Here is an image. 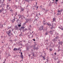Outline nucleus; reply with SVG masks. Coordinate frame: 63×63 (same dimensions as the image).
<instances>
[{"instance_id": "nucleus-1", "label": "nucleus", "mask_w": 63, "mask_h": 63, "mask_svg": "<svg viewBox=\"0 0 63 63\" xmlns=\"http://www.w3.org/2000/svg\"><path fill=\"white\" fill-rule=\"evenodd\" d=\"M6 34H7L8 37H12L14 36V35L13 33H11V31L10 30H9V31L6 32Z\"/></svg>"}, {"instance_id": "nucleus-2", "label": "nucleus", "mask_w": 63, "mask_h": 63, "mask_svg": "<svg viewBox=\"0 0 63 63\" xmlns=\"http://www.w3.org/2000/svg\"><path fill=\"white\" fill-rule=\"evenodd\" d=\"M24 28H25V27L21 26L20 28L19 29V30L20 31H21V30H22V32H24L25 31V29H24Z\"/></svg>"}, {"instance_id": "nucleus-3", "label": "nucleus", "mask_w": 63, "mask_h": 63, "mask_svg": "<svg viewBox=\"0 0 63 63\" xmlns=\"http://www.w3.org/2000/svg\"><path fill=\"white\" fill-rule=\"evenodd\" d=\"M39 30L40 31H42L43 30H45L44 26H40V28H39Z\"/></svg>"}, {"instance_id": "nucleus-4", "label": "nucleus", "mask_w": 63, "mask_h": 63, "mask_svg": "<svg viewBox=\"0 0 63 63\" xmlns=\"http://www.w3.org/2000/svg\"><path fill=\"white\" fill-rule=\"evenodd\" d=\"M20 49V47H19L18 49L16 48H15L13 49L14 51H16V50H19V49Z\"/></svg>"}, {"instance_id": "nucleus-5", "label": "nucleus", "mask_w": 63, "mask_h": 63, "mask_svg": "<svg viewBox=\"0 0 63 63\" xmlns=\"http://www.w3.org/2000/svg\"><path fill=\"white\" fill-rule=\"evenodd\" d=\"M35 16L36 17L37 16L38 17H39L41 16V14H40V13H39V14L36 13V14Z\"/></svg>"}, {"instance_id": "nucleus-6", "label": "nucleus", "mask_w": 63, "mask_h": 63, "mask_svg": "<svg viewBox=\"0 0 63 63\" xmlns=\"http://www.w3.org/2000/svg\"><path fill=\"white\" fill-rule=\"evenodd\" d=\"M24 8H25V7H24V8H20V13H21L22 12H23V11H24Z\"/></svg>"}, {"instance_id": "nucleus-7", "label": "nucleus", "mask_w": 63, "mask_h": 63, "mask_svg": "<svg viewBox=\"0 0 63 63\" xmlns=\"http://www.w3.org/2000/svg\"><path fill=\"white\" fill-rule=\"evenodd\" d=\"M57 40L56 39V38H54L53 39H52V41L54 43H55L56 42V41H57Z\"/></svg>"}, {"instance_id": "nucleus-8", "label": "nucleus", "mask_w": 63, "mask_h": 63, "mask_svg": "<svg viewBox=\"0 0 63 63\" xmlns=\"http://www.w3.org/2000/svg\"><path fill=\"white\" fill-rule=\"evenodd\" d=\"M61 26V27H60V26H59L58 27L60 29H61V30H63V27L62 26Z\"/></svg>"}, {"instance_id": "nucleus-9", "label": "nucleus", "mask_w": 63, "mask_h": 63, "mask_svg": "<svg viewBox=\"0 0 63 63\" xmlns=\"http://www.w3.org/2000/svg\"><path fill=\"white\" fill-rule=\"evenodd\" d=\"M53 45V43L51 42H50L49 43V47H51L52 46L51 45Z\"/></svg>"}, {"instance_id": "nucleus-10", "label": "nucleus", "mask_w": 63, "mask_h": 63, "mask_svg": "<svg viewBox=\"0 0 63 63\" xmlns=\"http://www.w3.org/2000/svg\"><path fill=\"white\" fill-rule=\"evenodd\" d=\"M56 39L57 40V39L59 38V35H56V37H55Z\"/></svg>"}, {"instance_id": "nucleus-11", "label": "nucleus", "mask_w": 63, "mask_h": 63, "mask_svg": "<svg viewBox=\"0 0 63 63\" xmlns=\"http://www.w3.org/2000/svg\"><path fill=\"white\" fill-rule=\"evenodd\" d=\"M38 21V20L37 19H35L34 20V21H33V23H35L37 22Z\"/></svg>"}, {"instance_id": "nucleus-12", "label": "nucleus", "mask_w": 63, "mask_h": 63, "mask_svg": "<svg viewBox=\"0 0 63 63\" xmlns=\"http://www.w3.org/2000/svg\"><path fill=\"white\" fill-rule=\"evenodd\" d=\"M3 25H4V24H3L2 25L1 24H0V28H3Z\"/></svg>"}, {"instance_id": "nucleus-13", "label": "nucleus", "mask_w": 63, "mask_h": 63, "mask_svg": "<svg viewBox=\"0 0 63 63\" xmlns=\"http://www.w3.org/2000/svg\"><path fill=\"white\" fill-rule=\"evenodd\" d=\"M49 33H50L51 35H53V32L52 31H51L49 32Z\"/></svg>"}, {"instance_id": "nucleus-14", "label": "nucleus", "mask_w": 63, "mask_h": 63, "mask_svg": "<svg viewBox=\"0 0 63 63\" xmlns=\"http://www.w3.org/2000/svg\"><path fill=\"white\" fill-rule=\"evenodd\" d=\"M32 55V57H33V56L34 57L35 56V53L33 52L31 54Z\"/></svg>"}, {"instance_id": "nucleus-15", "label": "nucleus", "mask_w": 63, "mask_h": 63, "mask_svg": "<svg viewBox=\"0 0 63 63\" xmlns=\"http://www.w3.org/2000/svg\"><path fill=\"white\" fill-rule=\"evenodd\" d=\"M36 4L34 6H32V7H35V8H36V6H37V2H35Z\"/></svg>"}, {"instance_id": "nucleus-16", "label": "nucleus", "mask_w": 63, "mask_h": 63, "mask_svg": "<svg viewBox=\"0 0 63 63\" xmlns=\"http://www.w3.org/2000/svg\"><path fill=\"white\" fill-rule=\"evenodd\" d=\"M31 28H32V26H31V25H30L29 26L28 29L29 30H30V29H31Z\"/></svg>"}, {"instance_id": "nucleus-17", "label": "nucleus", "mask_w": 63, "mask_h": 63, "mask_svg": "<svg viewBox=\"0 0 63 63\" xmlns=\"http://www.w3.org/2000/svg\"><path fill=\"white\" fill-rule=\"evenodd\" d=\"M53 21H56V18L54 17L53 19Z\"/></svg>"}, {"instance_id": "nucleus-18", "label": "nucleus", "mask_w": 63, "mask_h": 63, "mask_svg": "<svg viewBox=\"0 0 63 63\" xmlns=\"http://www.w3.org/2000/svg\"><path fill=\"white\" fill-rule=\"evenodd\" d=\"M43 59L44 60H45V59H46V56L44 55V56L42 57Z\"/></svg>"}, {"instance_id": "nucleus-19", "label": "nucleus", "mask_w": 63, "mask_h": 63, "mask_svg": "<svg viewBox=\"0 0 63 63\" xmlns=\"http://www.w3.org/2000/svg\"><path fill=\"white\" fill-rule=\"evenodd\" d=\"M3 11H4V8H2L1 10H0V13H1Z\"/></svg>"}, {"instance_id": "nucleus-20", "label": "nucleus", "mask_w": 63, "mask_h": 63, "mask_svg": "<svg viewBox=\"0 0 63 63\" xmlns=\"http://www.w3.org/2000/svg\"><path fill=\"white\" fill-rule=\"evenodd\" d=\"M35 49H36V50H38V49H39V48H38V47L37 46L36 47H35V48L34 49V50H35Z\"/></svg>"}, {"instance_id": "nucleus-21", "label": "nucleus", "mask_w": 63, "mask_h": 63, "mask_svg": "<svg viewBox=\"0 0 63 63\" xmlns=\"http://www.w3.org/2000/svg\"><path fill=\"white\" fill-rule=\"evenodd\" d=\"M15 30H17L18 28V27H17V25H16L15 26Z\"/></svg>"}, {"instance_id": "nucleus-22", "label": "nucleus", "mask_w": 63, "mask_h": 63, "mask_svg": "<svg viewBox=\"0 0 63 63\" xmlns=\"http://www.w3.org/2000/svg\"><path fill=\"white\" fill-rule=\"evenodd\" d=\"M27 22L28 21H26L25 23H24L23 25V26H25V25L26 24V23H27Z\"/></svg>"}, {"instance_id": "nucleus-23", "label": "nucleus", "mask_w": 63, "mask_h": 63, "mask_svg": "<svg viewBox=\"0 0 63 63\" xmlns=\"http://www.w3.org/2000/svg\"><path fill=\"white\" fill-rule=\"evenodd\" d=\"M3 3H1V6L2 7H3L2 8H3V7H4V5H5V4H4V3L3 4Z\"/></svg>"}, {"instance_id": "nucleus-24", "label": "nucleus", "mask_w": 63, "mask_h": 63, "mask_svg": "<svg viewBox=\"0 0 63 63\" xmlns=\"http://www.w3.org/2000/svg\"><path fill=\"white\" fill-rule=\"evenodd\" d=\"M29 47H27V49L26 50H27V51H28V50H29Z\"/></svg>"}, {"instance_id": "nucleus-25", "label": "nucleus", "mask_w": 63, "mask_h": 63, "mask_svg": "<svg viewBox=\"0 0 63 63\" xmlns=\"http://www.w3.org/2000/svg\"><path fill=\"white\" fill-rule=\"evenodd\" d=\"M15 21V18H14L12 20V23H14Z\"/></svg>"}, {"instance_id": "nucleus-26", "label": "nucleus", "mask_w": 63, "mask_h": 63, "mask_svg": "<svg viewBox=\"0 0 63 63\" xmlns=\"http://www.w3.org/2000/svg\"><path fill=\"white\" fill-rule=\"evenodd\" d=\"M20 57L22 58V59H23V55H21Z\"/></svg>"}, {"instance_id": "nucleus-27", "label": "nucleus", "mask_w": 63, "mask_h": 63, "mask_svg": "<svg viewBox=\"0 0 63 63\" xmlns=\"http://www.w3.org/2000/svg\"><path fill=\"white\" fill-rule=\"evenodd\" d=\"M7 54L8 53H5V55L6 57L7 58V56H7Z\"/></svg>"}, {"instance_id": "nucleus-28", "label": "nucleus", "mask_w": 63, "mask_h": 63, "mask_svg": "<svg viewBox=\"0 0 63 63\" xmlns=\"http://www.w3.org/2000/svg\"><path fill=\"white\" fill-rule=\"evenodd\" d=\"M22 32H21V33L19 35V36H20V37L21 36H23V35H22Z\"/></svg>"}, {"instance_id": "nucleus-29", "label": "nucleus", "mask_w": 63, "mask_h": 63, "mask_svg": "<svg viewBox=\"0 0 63 63\" xmlns=\"http://www.w3.org/2000/svg\"><path fill=\"white\" fill-rule=\"evenodd\" d=\"M61 12H59L57 13V15L58 16V15H61Z\"/></svg>"}, {"instance_id": "nucleus-30", "label": "nucleus", "mask_w": 63, "mask_h": 63, "mask_svg": "<svg viewBox=\"0 0 63 63\" xmlns=\"http://www.w3.org/2000/svg\"><path fill=\"white\" fill-rule=\"evenodd\" d=\"M9 41L10 42H11V43L13 42V40L11 39L9 40Z\"/></svg>"}, {"instance_id": "nucleus-31", "label": "nucleus", "mask_w": 63, "mask_h": 63, "mask_svg": "<svg viewBox=\"0 0 63 63\" xmlns=\"http://www.w3.org/2000/svg\"><path fill=\"white\" fill-rule=\"evenodd\" d=\"M25 1H26V2H28L29 3V2L30 1V0H25Z\"/></svg>"}, {"instance_id": "nucleus-32", "label": "nucleus", "mask_w": 63, "mask_h": 63, "mask_svg": "<svg viewBox=\"0 0 63 63\" xmlns=\"http://www.w3.org/2000/svg\"><path fill=\"white\" fill-rule=\"evenodd\" d=\"M49 50H50L49 51L50 52V51H52V49L51 48H50L49 49Z\"/></svg>"}, {"instance_id": "nucleus-33", "label": "nucleus", "mask_w": 63, "mask_h": 63, "mask_svg": "<svg viewBox=\"0 0 63 63\" xmlns=\"http://www.w3.org/2000/svg\"><path fill=\"white\" fill-rule=\"evenodd\" d=\"M36 10L37 11V10H38V8H39V6H36Z\"/></svg>"}, {"instance_id": "nucleus-34", "label": "nucleus", "mask_w": 63, "mask_h": 63, "mask_svg": "<svg viewBox=\"0 0 63 63\" xmlns=\"http://www.w3.org/2000/svg\"><path fill=\"white\" fill-rule=\"evenodd\" d=\"M38 18H39V17H38L36 16L35 17V18L36 19H38Z\"/></svg>"}, {"instance_id": "nucleus-35", "label": "nucleus", "mask_w": 63, "mask_h": 63, "mask_svg": "<svg viewBox=\"0 0 63 63\" xmlns=\"http://www.w3.org/2000/svg\"><path fill=\"white\" fill-rule=\"evenodd\" d=\"M63 43V42L62 41L61 42V46H62V44Z\"/></svg>"}, {"instance_id": "nucleus-36", "label": "nucleus", "mask_w": 63, "mask_h": 63, "mask_svg": "<svg viewBox=\"0 0 63 63\" xmlns=\"http://www.w3.org/2000/svg\"><path fill=\"white\" fill-rule=\"evenodd\" d=\"M19 27H21V25L20 24H19V25H17Z\"/></svg>"}, {"instance_id": "nucleus-37", "label": "nucleus", "mask_w": 63, "mask_h": 63, "mask_svg": "<svg viewBox=\"0 0 63 63\" xmlns=\"http://www.w3.org/2000/svg\"><path fill=\"white\" fill-rule=\"evenodd\" d=\"M33 49H34L36 47H36V46L35 45H33Z\"/></svg>"}, {"instance_id": "nucleus-38", "label": "nucleus", "mask_w": 63, "mask_h": 63, "mask_svg": "<svg viewBox=\"0 0 63 63\" xmlns=\"http://www.w3.org/2000/svg\"><path fill=\"white\" fill-rule=\"evenodd\" d=\"M48 32H46L45 33V35H48Z\"/></svg>"}, {"instance_id": "nucleus-39", "label": "nucleus", "mask_w": 63, "mask_h": 63, "mask_svg": "<svg viewBox=\"0 0 63 63\" xmlns=\"http://www.w3.org/2000/svg\"><path fill=\"white\" fill-rule=\"evenodd\" d=\"M56 36H59V34H58V33H56Z\"/></svg>"}, {"instance_id": "nucleus-40", "label": "nucleus", "mask_w": 63, "mask_h": 63, "mask_svg": "<svg viewBox=\"0 0 63 63\" xmlns=\"http://www.w3.org/2000/svg\"><path fill=\"white\" fill-rule=\"evenodd\" d=\"M47 12H48V10H45V13H47Z\"/></svg>"}, {"instance_id": "nucleus-41", "label": "nucleus", "mask_w": 63, "mask_h": 63, "mask_svg": "<svg viewBox=\"0 0 63 63\" xmlns=\"http://www.w3.org/2000/svg\"><path fill=\"white\" fill-rule=\"evenodd\" d=\"M9 55H8L7 56V58H8L9 56H11V55H9L10 54L9 53L8 54Z\"/></svg>"}, {"instance_id": "nucleus-42", "label": "nucleus", "mask_w": 63, "mask_h": 63, "mask_svg": "<svg viewBox=\"0 0 63 63\" xmlns=\"http://www.w3.org/2000/svg\"><path fill=\"white\" fill-rule=\"evenodd\" d=\"M10 11L12 13H13L14 12V11H13V10L12 9L10 10Z\"/></svg>"}, {"instance_id": "nucleus-43", "label": "nucleus", "mask_w": 63, "mask_h": 63, "mask_svg": "<svg viewBox=\"0 0 63 63\" xmlns=\"http://www.w3.org/2000/svg\"><path fill=\"white\" fill-rule=\"evenodd\" d=\"M11 27H10L8 26L7 28L8 29H10V28H11Z\"/></svg>"}, {"instance_id": "nucleus-44", "label": "nucleus", "mask_w": 63, "mask_h": 63, "mask_svg": "<svg viewBox=\"0 0 63 63\" xmlns=\"http://www.w3.org/2000/svg\"><path fill=\"white\" fill-rule=\"evenodd\" d=\"M29 11L27 10V14H28V13H29Z\"/></svg>"}, {"instance_id": "nucleus-45", "label": "nucleus", "mask_w": 63, "mask_h": 63, "mask_svg": "<svg viewBox=\"0 0 63 63\" xmlns=\"http://www.w3.org/2000/svg\"><path fill=\"white\" fill-rule=\"evenodd\" d=\"M17 12H16V14H15V16H16V15H17Z\"/></svg>"}, {"instance_id": "nucleus-46", "label": "nucleus", "mask_w": 63, "mask_h": 63, "mask_svg": "<svg viewBox=\"0 0 63 63\" xmlns=\"http://www.w3.org/2000/svg\"><path fill=\"white\" fill-rule=\"evenodd\" d=\"M28 44H26L25 45V47H28Z\"/></svg>"}, {"instance_id": "nucleus-47", "label": "nucleus", "mask_w": 63, "mask_h": 63, "mask_svg": "<svg viewBox=\"0 0 63 63\" xmlns=\"http://www.w3.org/2000/svg\"><path fill=\"white\" fill-rule=\"evenodd\" d=\"M54 4H56V5H57V2H56V1H55V2H54Z\"/></svg>"}, {"instance_id": "nucleus-48", "label": "nucleus", "mask_w": 63, "mask_h": 63, "mask_svg": "<svg viewBox=\"0 0 63 63\" xmlns=\"http://www.w3.org/2000/svg\"><path fill=\"white\" fill-rule=\"evenodd\" d=\"M45 31H47V28L46 27L45 28Z\"/></svg>"}, {"instance_id": "nucleus-49", "label": "nucleus", "mask_w": 63, "mask_h": 63, "mask_svg": "<svg viewBox=\"0 0 63 63\" xmlns=\"http://www.w3.org/2000/svg\"><path fill=\"white\" fill-rule=\"evenodd\" d=\"M32 7V8L33 9V10H35V8H34L35 7Z\"/></svg>"}, {"instance_id": "nucleus-50", "label": "nucleus", "mask_w": 63, "mask_h": 63, "mask_svg": "<svg viewBox=\"0 0 63 63\" xmlns=\"http://www.w3.org/2000/svg\"><path fill=\"white\" fill-rule=\"evenodd\" d=\"M7 7H6V8L7 9L8 8V7H9V6H10V5H7Z\"/></svg>"}, {"instance_id": "nucleus-51", "label": "nucleus", "mask_w": 63, "mask_h": 63, "mask_svg": "<svg viewBox=\"0 0 63 63\" xmlns=\"http://www.w3.org/2000/svg\"><path fill=\"white\" fill-rule=\"evenodd\" d=\"M33 14H34V15H35V14H34V13H32V15H31V16H33V15H32Z\"/></svg>"}, {"instance_id": "nucleus-52", "label": "nucleus", "mask_w": 63, "mask_h": 63, "mask_svg": "<svg viewBox=\"0 0 63 63\" xmlns=\"http://www.w3.org/2000/svg\"><path fill=\"white\" fill-rule=\"evenodd\" d=\"M61 11V13L62 12V11H63V9H62V8L61 10L60 11Z\"/></svg>"}, {"instance_id": "nucleus-53", "label": "nucleus", "mask_w": 63, "mask_h": 63, "mask_svg": "<svg viewBox=\"0 0 63 63\" xmlns=\"http://www.w3.org/2000/svg\"><path fill=\"white\" fill-rule=\"evenodd\" d=\"M28 30L27 29H25V31H27Z\"/></svg>"}, {"instance_id": "nucleus-54", "label": "nucleus", "mask_w": 63, "mask_h": 63, "mask_svg": "<svg viewBox=\"0 0 63 63\" xmlns=\"http://www.w3.org/2000/svg\"><path fill=\"white\" fill-rule=\"evenodd\" d=\"M43 25H46V24H46V23H43Z\"/></svg>"}, {"instance_id": "nucleus-55", "label": "nucleus", "mask_w": 63, "mask_h": 63, "mask_svg": "<svg viewBox=\"0 0 63 63\" xmlns=\"http://www.w3.org/2000/svg\"><path fill=\"white\" fill-rule=\"evenodd\" d=\"M55 44H54L53 45H52V47H54V46H55Z\"/></svg>"}, {"instance_id": "nucleus-56", "label": "nucleus", "mask_w": 63, "mask_h": 63, "mask_svg": "<svg viewBox=\"0 0 63 63\" xmlns=\"http://www.w3.org/2000/svg\"><path fill=\"white\" fill-rule=\"evenodd\" d=\"M21 17H22V16H21L20 15V16L19 17V18H21Z\"/></svg>"}, {"instance_id": "nucleus-57", "label": "nucleus", "mask_w": 63, "mask_h": 63, "mask_svg": "<svg viewBox=\"0 0 63 63\" xmlns=\"http://www.w3.org/2000/svg\"><path fill=\"white\" fill-rule=\"evenodd\" d=\"M31 41L30 40H29L28 41V43H31V42H30Z\"/></svg>"}, {"instance_id": "nucleus-58", "label": "nucleus", "mask_w": 63, "mask_h": 63, "mask_svg": "<svg viewBox=\"0 0 63 63\" xmlns=\"http://www.w3.org/2000/svg\"><path fill=\"white\" fill-rule=\"evenodd\" d=\"M32 20V18H31L30 19V21H31Z\"/></svg>"}, {"instance_id": "nucleus-59", "label": "nucleus", "mask_w": 63, "mask_h": 63, "mask_svg": "<svg viewBox=\"0 0 63 63\" xmlns=\"http://www.w3.org/2000/svg\"><path fill=\"white\" fill-rule=\"evenodd\" d=\"M60 50H61V49H59L58 50V52H59V51H60Z\"/></svg>"}, {"instance_id": "nucleus-60", "label": "nucleus", "mask_w": 63, "mask_h": 63, "mask_svg": "<svg viewBox=\"0 0 63 63\" xmlns=\"http://www.w3.org/2000/svg\"><path fill=\"white\" fill-rule=\"evenodd\" d=\"M22 41L23 42H24L25 43L26 42V41L24 40H23V41Z\"/></svg>"}, {"instance_id": "nucleus-61", "label": "nucleus", "mask_w": 63, "mask_h": 63, "mask_svg": "<svg viewBox=\"0 0 63 63\" xmlns=\"http://www.w3.org/2000/svg\"><path fill=\"white\" fill-rule=\"evenodd\" d=\"M46 60H47V62H49V60H48V59H47Z\"/></svg>"}, {"instance_id": "nucleus-62", "label": "nucleus", "mask_w": 63, "mask_h": 63, "mask_svg": "<svg viewBox=\"0 0 63 63\" xmlns=\"http://www.w3.org/2000/svg\"><path fill=\"white\" fill-rule=\"evenodd\" d=\"M5 1V0H3V1L2 2V3H3Z\"/></svg>"}, {"instance_id": "nucleus-63", "label": "nucleus", "mask_w": 63, "mask_h": 63, "mask_svg": "<svg viewBox=\"0 0 63 63\" xmlns=\"http://www.w3.org/2000/svg\"><path fill=\"white\" fill-rule=\"evenodd\" d=\"M60 45H59V46L58 47V49H60Z\"/></svg>"}, {"instance_id": "nucleus-64", "label": "nucleus", "mask_w": 63, "mask_h": 63, "mask_svg": "<svg viewBox=\"0 0 63 63\" xmlns=\"http://www.w3.org/2000/svg\"><path fill=\"white\" fill-rule=\"evenodd\" d=\"M51 55L52 56H53L52 57H53V58L54 57V55H53V54H51Z\"/></svg>"}]
</instances>
